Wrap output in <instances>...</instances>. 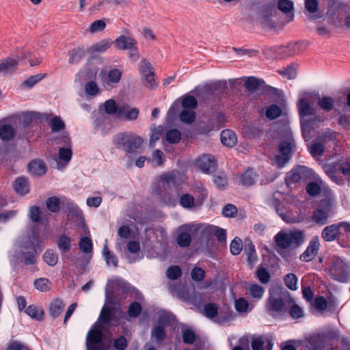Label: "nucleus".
Returning <instances> with one entry per match:
<instances>
[{"label":"nucleus","instance_id":"nucleus-34","mask_svg":"<svg viewBox=\"0 0 350 350\" xmlns=\"http://www.w3.org/2000/svg\"><path fill=\"white\" fill-rule=\"evenodd\" d=\"M112 43L113 42L110 39H103L94 44L90 51L92 53H103L110 47Z\"/></svg>","mask_w":350,"mask_h":350},{"label":"nucleus","instance_id":"nucleus-35","mask_svg":"<svg viewBox=\"0 0 350 350\" xmlns=\"http://www.w3.org/2000/svg\"><path fill=\"white\" fill-rule=\"evenodd\" d=\"M317 105L321 109L325 111H330L334 107V100L330 96L319 97Z\"/></svg>","mask_w":350,"mask_h":350},{"label":"nucleus","instance_id":"nucleus-10","mask_svg":"<svg viewBox=\"0 0 350 350\" xmlns=\"http://www.w3.org/2000/svg\"><path fill=\"white\" fill-rule=\"evenodd\" d=\"M312 171L304 165H297L286 174L285 183L288 187L302 182L306 183L311 178Z\"/></svg>","mask_w":350,"mask_h":350},{"label":"nucleus","instance_id":"nucleus-55","mask_svg":"<svg viewBox=\"0 0 350 350\" xmlns=\"http://www.w3.org/2000/svg\"><path fill=\"white\" fill-rule=\"evenodd\" d=\"M325 152V146L319 142L318 140L317 142L313 143L311 144L310 147V153L313 157H317V156H322Z\"/></svg>","mask_w":350,"mask_h":350},{"label":"nucleus","instance_id":"nucleus-13","mask_svg":"<svg viewBox=\"0 0 350 350\" xmlns=\"http://www.w3.org/2000/svg\"><path fill=\"white\" fill-rule=\"evenodd\" d=\"M195 165L202 172L210 174L217 167V161L214 157L210 154H203L196 159Z\"/></svg>","mask_w":350,"mask_h":350},{"label":"nucleus","instance_id":"nucleus-57","mask_svg":"<svg viewBox=\"0 0 350 350\" xmlns=\"http://www.w3.org/2000/svg\"><path fill=\"white\" fill-rule=\"evenodd\" d=\"M151 334L154 337L157 342H161L164 340L166 332L165 328L161 325H158L152 329Z\"/></svg>","mask_w":350,"mask_h":350},{"label":"nucleus","instance_id":"nucleus-25","mask_svg":"<svg viewBox=\"0 0 350 350\" xmlns=\"http://www.w3.org/2000/svg\"><path fill=\"white\" fill-rule=\"evenodd\" d=\"M340 233V227L338 224H332L326 226L321 233V237L325 241H333Z\"/></svg>","mask_w":350,"mask_h":350},{"label":"nucleus","instance_id":"nucleus-45","mask_svg":"<svg viewBox=\"0 0 350 350\" xmlns=\"http://www.w3.org/2000/svg\"><path fill=\"white\" fill-rule=\"evenodd\" d=\"M142 311V307L140 303L133 301L129 306L127 314L131 318H137Z\"/></svg>","mask_w":350,"mask_h":350},{"label":"nucleus","instance_id":"nucleus-41","mask_svg":"<svg viewBox=\"0 0 350 350\" xmlns=\"http://www.w3.org/2000/svg\"><path fill=\"white\" fill-rule=\"evenodd\" d=\"M49 126L53 133L59 132L65 129V123L59 116L52 118L49 122Z\"/></svg>","mask_w":350,"mask_h":350},{"label":"nucleus","instance_id":"nucleus-1","mask_svg":"<svg viewBox=\"0 0 350 350\" xmlns=\"http://www.w3.org/2000/svg\"><path fill=\"white\" fill-rule=\"evenodd\" d=\"M113 308L104 306L96 322L90 327L85 337L87 350H109V345L104 341L103 325L110 326L113 319Z\"/></svg>","mask_w":350,"mask_h":350},{"label":"nucleus","instance_id":"nucleus-18","mask_svg":"<svg viewBox=\"0 0 350 350\" xmlns=\"http://www.w3.org/2000/svg\"><path fill=\"white\" fill-rule=\"evenodd\" d=\"M297 106L299 111L300 120H307L308 118H306V117L309 116H314L316 113L314 109L304 98L299 99V100L297 101Z\"/></svg>","mask_w":350,"mask_h":350},{"label":"nucleus","instance_id":"nucleus-6","mask_svg":"<svg viewBox=\"0 0 350 350\" xmlns=\"http://www.w3.org/2000/svg\"><path fill=\"white\" fill-rule=\"evenodd\" d=\"M113 143L117 148L122 149L128 153H133L140 148L142 139L133 134L120 133L114 136Z\"/></svg>","mask_w":350,"mask_h":350},{"label":"nucleus","instance_id":"nucleus-14","mask_svg":"<svg viewBox=\"0 0 350 350\" xmlns=\"http://www.w3.org/2000/svg\"><path fill=\"white\" fill-rule=\"evenodd\" d=\"M326 343L325 334H312L305 339V346L309 350H323Z\"/></svg>","mask_w":350,"mask_h":350},{"label":"nucleus","instance_id":"nucleus-37","mask_svg":"<svg viewBox=\"0 0 350 350\" xmlns=\"http://www.w3.org/2000/svg\"><path fill=\"white\" fill-rule=\"evenodd\" d=\"M46 206L51 213H57L60 211V200L56 196H51L46 199Z\"/></svg>","mask_w":350,"mask_h":350},{"label":"nucleus","instance_id":"nucleus-15","mask_svg":"<svg viewBox=\"0 0 350 350\" xmlns=\"http://www.w3.org/2000/svg\"><path fill=\"white\" fill-rule=\"evenodd\" d=\"M267 308L273 316L281 314L286 311V303L281 297L270 295L267 301Z\"/></svg>","mask_w":350,"mask_h":350},{"label":"nucleus","instance_id":"nucleus-64","mask_svg":"<svg viewBox=\"0 0 350 350\" xmlns=\"http://www.w3.org/2000/svg\"><path fill=\"white\" fill-rule=\"evenodd\" d=\"M221 213L226 217H234L237 214V208L232 204H227L223 207Z\"/></svg>","mask_w":350,"mask_h":350},{"label":"nucleus","instance_id":"nucleus-22","mask_svg":"<svg viewBox=\"0 0 350 350\" xmlns=\"http://www.w3.org/2000/svg\"><path fill=\"white\" fill-rule=\"evenodd\" d=\"M319 249V243L318 241H311L306 250L303 252L299 258L301 261L309 262L312 260L317 254Z\"/></svg>","mask_w":350,"mask_h":350},{"label":"nucleus","instance_id":"nucleus-60","mask_svg":"<svg viewBox=\"0 0 350 350\" xmlns=\"http://www.w3.org/2000/svg\"><path fill=\"white\" fill-rule=\"evenodd\" d=\"M306 191L310 196H317L321 193V187L317 182L312 181L307 184Z\"/></svg>","mask_w":350,"mask_h":350},{"label":"nucleus","instance_id":"nucleus-62","mask_svg":"<svg viewBox=\"0 0 350 350\" xmlns=\"http://www.w3.org/2000/svg\"><path fill=\"white\" fill-rule=\"evenodd\" d=\"M256 277L262 284H267L270 280V273L265 267H260L256 271Z\"/></svg>","mask_w":350,"mask_h":350},{"label":"nucleus","instance_id":"nucleus-7","mask_svg":"<svg viewBox=\"0 0 350 350\" xmlns=\"http://www.w3.org/2000/svg\"><path fill=\"white\" fill-rule=\"evenodd\" d=\"M324 169L329 178L337 185L344 184V179L340 173L345 177H350V163L349 161L329 163L325 165Z\"/></svg>","mask_w":350,"mask_h":350},{"label":"nucleus","instance_id":"nucleus-21","mask_svg":"<svg viewBox=\"0 0 350 350\" xmlns=\"http://www.w3.org/2000/svg\"><path fill=\"white\" fill-rule=\"evenodd\" d=\"M28 170L32 175L41 176L46 174L47 168L44 161L34 159L29 163Z\"/></svg>","mask_w":350,"mask_h":350},{"label":"nucleus","instance_id":"nucleus-43","mask_svg":"<svg viewBox=\"0 0 350 350\" xmlns=\"http://www.w3.org/2000/svg\"><path fill=\"white\" fill-rule=\"evenodd\" d=\"M79 247L81 251L84 254L91 253L93 250V244L91 239L86 237L81 238Z\"/></svg>","mask_w":350,"mask_h":350},{"label":"nucleus","instance_id":"nucleus-56","mask_svg":"<svg viewBox=\"0 0 350 350\" xmlns=\"http://www.w3.org/2000/svg\"><path fill=\"white\" fill-rule=\"evenodd\" d=\"M243 249L242 240L236 237L230 243V251L232 255H238Z\"/></svg>","mask_w":350,"mask_h":350},{"label":"nucleus","instance_id":"nucleus-32","mask_svg":"<svg viewBox=\"0 0 350 350\" xmlns=\"http://www.w3.org/2000/svg\"><path fill=\"white\" fill-rule=\"evenodd\" d=\"M317 139L323 145L334 142L336 139V133L330 129H326L318 135Z\"/></svg>","mask_w":350,"mask_h":350},{"label":"nucleus","instance_id":"nucleus-50","mask_svg":"<svg viewBox=\"0 0 350 350\" xmlns=\"http://www.w3.org/2000/svg\"><path fill=\"white\" fill-rule=\"evenodd\" d=\"M182 106L184 109L193 111L198 107V100L193 96H186L182 101Z\"/></svg>","mask_w":350,"mask_h":350},{"label":"nucleus","instance_id":"nucleus-42","mask_svg":"<svg viewBox=\"0 0 350 350\" xmlns=\"http://www.w3.org/2000/svg\"><path fill=\"white\" fill-rule=\"evenodd\" d=\"M182 269L178 265L170 266L166 270V276L170 280H176L182 276Z\"/></svg>","mask_w":350,"mask_h":350},{"label":"nucleus","instance_id":"nucleus-61","mask_svg":"<svg viewBox=\"0 0 350 350\" xmlns=\"http://www.w3.org/2000/svg\"><path fill=\"white\" fill-rule=\"evenodd\" d=\"M183 341L185 344H193L196 336L195 333L189 328H186L182 331Z\"/></svg>","mask_w":350,"mask_h":350},{"label":"nucleus","instance_id":"nucleus-27","mask_svg":"<svg viewBox=\"0 0 350 350\" xmlns=\"http://www.w3.org/2000/svg\"><path fill=\"white\" fill-rule=\"evenodd\" d=\"M220 138L221 143L228 147L234 146L237 140L235 133L230 129L223 130L221 132Z\"/></svg>","mask_w":350,"mask_h":350},{"label":"nucleus","instance_id":"nucleus-54","mask_svg":"<svg viewBox=\"0 0 350 350\" xmlns=\"http://www.w3.org/2000/svg\"><path fill=\"white\" fill-rule=\"evenodd\" d=\"M176 241L180 247H188L191 241V235L189 233L187 232H182L178 235L176 238Z\"/></svg>","mask_w":350,"mask_h":350},{"label":"nucleus","instance_id":"nucleus-12","mask_svg":"<svg viewBox=\"0 0 350 350\" xmlns=\"http://www.w3.org/2000/svg\"><path fill=\"white\" fill-rule=\"evenodd\" d=\"M227 89L226 83H213L206 85L202 88H196V95L199 98H207L210 99L218 93H223Z\"/></svg>","mask_w":350,"mask_h":350},{"label":"nucleus","instance_id":"nucleus-2","mask_svg":"<svg viewBox=\"0 0 350 350\" xmlns=\"http://www.w3.org/2000/svg\"><path fill=\"white\" fill-rule=\"evenodd\" d=\"M179 176L178 172H171L164 173L160 176V183L155 185L152 191V194L157 197L159 202L170 207H175L178 202V198L168 192L171 187H177V179Z\"/></svg>","mask_w":350,"mask_h":350},{"label":"nucleus","instance_id":"nucleus-17","mask_svg":"<svg viewBox=\"0 0 350 350\" xmlns=\"http://www.w3.org/2000/svg\"><path fill=\"white\" fill-rule=\"evenodd\" d=\"M329 212V206L317 208L312 213V220L317 224H319L321 226L325 225L327 223Z\"/></svg>","mask_w":350,"mask_h":350},{"label":"nucleus","instance_id":"nucleus-28","mask_svg":"<svg viewBox=\"0 0 350 350\" xmlns=\"http://www.w3.org/2000/svg\"><path fill=\"white\" fill-rule=\"evenodd\" d=\"M256 178V173L252 169L248 168L240 175L239 181L243 186L248 187L255 183Z\"/></svg>","mask_w":350,"mask_h":350},{"label":"nucleus","instance_id":"nucleus-48","mask_svg":"<svg viewBox=\"0 0 350 350\" xmlns=\"http://www.w3.org/2000/svg\"><path fill=\"white\" fill-rule=\"evenodd\" d=\"M45 75L38 74L36 75H32L25 79L23 83L22 86L27 88L29 89L32 88L36 83L40 81L44 77Z\"/></svg>","mask_w":350,"mask_h":350},{"label":"nucleus","instance_id":"nucleus-51","mask_svg":"<svg viewBox=\"0 0 350 350\" xmlns=\"http://www.w3.org/2000/svg\"><path fill=\"white\" fill-rule=\"evenodd\" d=\"M180 139L181 134L178 129H172L167 131L166 140L170 144H178Z\"/></svg>","mask_w":350,"mask_h":350},{"label":"nucleus","instance_id":"nucleus-19","mask_svg":"<svg viewBox=\"0 0 350 350\" xmlns=\"http://www.w3.org/2000/svg\"><path fill=\"white\" fill-rule=\"evenodd\" d=\"M314 118H308L307 120H301L300 126L301 129V135L306 142L310 141L312 137L314 132Z\"/></svg>","mask_w":350,"mask_h":350},{"label":"nucleus","instance_id":"nucleus-53","mask_svg":"<svg viewBox=\"0 0 350 350\" xmlns=\"http://www.w3.org/2000/svg\"><path fill=\"white\" fill-rule=\"evenodd\" d=\"M297 278L294 273H288L284 278L285 285L291 291H295L297 288Z\"/></svg>","mask_w":350,"mask_h":350},{"label":"nucleus","instance_id":"nucleus-33","mask_svg":"<svg viewBox=\"0 0 350 350\" xmlns=\"http://www.w3.org/2000/svg\"><path fill=\"white\" fill-rule=\"evenodd\" d=\"M264 84L265 81L262 79L254 77H248L245 81V87L249 91L259 90Z\"/></svg>","mask_w":350,"mask_h":350},{"label":"nucleus","instance_id":"nucleus-16","mask_svg":"<svg viewBox=\"0 0 350 350\" xmlns=\"http://www.w3.org/2000/svg\"><path fill=\"white\" fill-rule=\"evenodd\" d=\"M16 129L10 124H0V139L3 142H10L16 136Z\"/></svg>","mask_w":350,"mask_h":350},{"label":"nucleus","instance_id":"nucleus-49","mask_svg":"<svg viewBox=\"0 0 350 350\" xmlns=\"http://www.w3.org/2000/svg\"><path fill=\"white\" fill-rule=\"evenodd\" d=\"M44 261L49 266H55L58 261V256L53 250H47L43 255Z\"/></svg>","mask_w":350,"mask_h":350},{"label":"nucleus","instance_id":"nucleus-38","mask_svg":"<svg viewBox=\"0 0 350 350\" xmlns=\"http://www.w3.org/2000/svg\"><path fill=\"white\" fill-rule=\"evenodd\" d=\"M278 8L286 14H291L293 17L294 4L291 0H278Z\"/></svg>","mask_w":350,"mask_h":350},{"label":"nucleus","instance_id":"nucleus-52","mask_svg":"<svg viewBox=\"0 0 350 350\" xmlns=\"http://www.w3.org/2000/svg\"><path fill=\"white\" fill-rule=\"evenodd\" d=\"M278 72L282 77L287 78L288 79H293L297 76L296 68L293 67V64L287 66L282 70H278Z\"/></svg>","mask_w":350,"mask_h":350},{"label":"nucleus","instance_id":"nucleus-29","mask_svg":"<svg viewBox=\"0 0 350 350\" xmlns=\"http://www.w3.org/2000/svg\"><path fill=\"white\" fill-rule=\"evenodd\" d=\"M18 65V61L11 57L0 60V73H10L14 71Z\"/></svg>","mask_w":350,"mask_h":350},{"label":"nucleus","instance_id":"nucleus-36","mask_svg":"<svg viewBox=\"0 0 350 350\" xmlns=\"http://www.w3.org/2000/svg\"><path fill=\"white\" fill-rule=\"evenodd\" d=\"M57 244L61 252L66 253L71 248V239L67 235L62 234L58 237Z\"/></svg>","mask_w":350,"mask_h":350},{"label":"nucleus","instance_id":"nucleus-30","mask_svg":"<svg viewBox=\"0 0 350 350\" xmlns=\"http://www.w3.org/2000/svg\"><path fill=\"white\" fill-rule=\"evenodd\" d=\"M65 304L59 299L52 300L49 307V314L53 318H57L62 312Z\"/></svg>","mask_w":350,"mask_h":350},{"label":"nucleus","instance_id":"nucleus-59","mask_svg":"<svg viewBox=\"0 0 350 350\" xmlns=\"http://www.w3.org/2000/svg\"><path fill=\"white\" fill-rule=\"evenodd\" d=\"M251 296L255 299H260L265 293V288L259 284H254L250 286Z\"/></svg>","mask_w":350,"mask_h":350},{"label":"nucleus","instance_id":"nucleus-20","mask_svg":"<svg viewBox=\"0 0 350 350\" xmlns=\"http://www.w3.org/2000/svg\"><path fill=\"white\" fill-rule=\"evenodd\" d=\"M105 111L109 115H116L118 117L122 116L126 106H118L113 99L107 100L103 104Z\"/></svg>","mask_w":350,"mask_h":350},{"label":"nucleus","instance_id":"nucleus-63","mask_svg":"<svg viewBox=\"0 0 350 350\" xmlns=\"http://www.w3.org/2000/svg\"><path fill=\"white\" fill-rule=\"evenodd\" d=\"M129 342L125 336L121 335L113 340V346L116 350H125Z\"/></svg>","mask_w":350,"mask_h":350},{"label":"nucleus","instance_id":"nucleus-11","mask_svg":"<svg viewBox=\"0 0 350 350\" xmlns=\"http://www.w3.org/2000/svg\"><path fill=\"white\" fill-rule=\"evenodd\" d=\"M118 50H129V57L134 59L139 58L137 42L133 38L121 35L113 42Z\"/></svg>","mask_w":350,"mask_h":350},{"label":"nucleus","instance_id":"nucleus-5","mask_svg":"<svg viewBox=\"0 0 350 350\" xmlns=\"http://www.w3.org/2000/svg\"><path fill=\"white\" fill-rule=\"evenodd\" d=\"M196 191L198 193L196 198L190 193H182L179 196L177 203L187 210L200 208L207 198L208 191L202 185L198 186Z\"/></svg>","mask_w":350,"mask_h":350},{"label":"nucleus","instance_id":"nucleus-44","mask_svg":"<svg viewBox=\"0 0 350 350\" xmlns=\"http://www.w3.org/2000/svg\"><path fill=\"white\" fill-rule=\"evenodd\" d=\"M282 114V109L276 104L271 105L266 110V116L270 120H275Z\"/></svg>","mask_w":350,"mask_h":350},{"label":"nucleus","instance_id":"nucleus-24","mask_svg":"<svg viewBox=\"0 0 350 350\" xmlns=\"http://www.w3.org/2000/svg\"><path fill=\"white\" fill-rule=\"evenodd\" d=\"M86 51L83 46H79L68 52L69 55L68 63L70 64H77L85 57Z\"/></svg>","mask_w":350,"mask_h":350},{"label":"nucleus","instance_id":"nucleus-40","mask_svg":"<svg viewBox=\"0 0 350 350\" xmlns=\"http://www.w3.org/2000/svg\"><path fill=\"white\" fill-rule=\"evenodd\" d=\"M33 284L37 290L41 292H47L51 289V282L47 278H40L35 280Z\"/></svg>","mask_w":350,"mask_h":350},{"label":"nucleus","instance_id":"nucleus-8","mask_svg":"<svg viewBox=\"0 0 350 350\" xmlns=\"http://www.w3.org/2000/svg\"><path fill=\"white\" fill-rule=\"evenodd\" d=\"M350 267L339 256H334L330 262L329 272L332 279L340 282H347L350 276Z\"/></svg>","mask_w":350,"mask_h":350},{"label":"nucleus","instance_id":"nucleus-23","mask_svg":"<svg viewBox=\"0 0 350 350\" xmlns=\"http://www.w3.org/2000/svg\"><path fill=\"white\" fill-rule=\"evenodd\" d=\"M13 187L16 193L25 196L29 192L28 179L24 176H20L15 179Z\"/></svg>","mask_w":350,"mask_h":350},{"label":"nucleus","instance_id":"nucleus-46","mask_svg":"<svg viewBox=\"0 0 350 350\" xmlns=\"http://www.w3.org/2000/svg\"><path fill=\"white\" fill-rule=\"evenodd\" d=\"M179 118L184 123L191 124L196 120V113L193 110L184 109L180 113Z\"/></svg>","mask_w":350,"mask_h":350},{"label":"nucleus","instance_id":"nucleus-4","mask_svg":"<svg viewBox=\"0 0 350 350\" xmlns=\"http://www.w3.org/2000/svg\"><path fill=\"white\" fill-rule=\"evenodd\" d=\"M41 240L38 234L33 232L28 236L27 241L21 245L20 257L27 266L37 263L38 258L41 252Z\"/></svg>","mask_w":350,"mask_h":350},{"label":"nucleus","instance_id":"nucleus-26","mask_svg":"<svg viewBox=\"0 0 350 350\" xmlns=\"http://www.w3.org/2000/svg\"><path fill=\"white\" fill-rule=\"evenodd\" d=\"M204 232L207 234H213L219 242L226 241V230L219 226L209 225L205 228Z\"/></svg>","mask_w":350,"mask_h":350},{"label":"nucleus","instance_id":"nucleus-31","mask_svg":"<svg viewBox=\"0 0 350 350\" xmlns=\"http://www.w3.org/2000/svg\"><path fill=\"white\" fill-rule=\"evenodd\" d=\"M25 312L31 319L38 321L44 319V312L42 309L39 310L34 304L29 305L25 310Z\"/></svg>","mask_w":350,"mask_h":350},{"label":"nucleus","instance_id":"nucleus-9","mask_svg":"<svg viewBox=\"0 0 350 350\" xmlns=\"http://www.w3.org/2000/svg\"><path fill=\"white\" fill-rule=\"evenodd\" d=\"M295 146L293 138L289 137L286 140L282 141L278 146L279 154L275 155L272 159L273 165L281 169L291 160L292 150Z\"/></svg>","mask_w":350,"mask_h":350},{"label":"nucleus","instance_id":"nucleus-3","mask_svg":"<svg viewBox=\"0 0 350 350\" xmlns=\"http://www.w3.org/2000/svg\"><path fill=\"white\" fill-rule=\"evenodd\" d=\"M274 241L276 245L278 253L282 257L286 258V249H297L301 246L304 241V234L299 230L285 232H279L274 237Z\"/></svg>","mask_w":350,"mask_h":350},{"label":"nucleus","instance_id":"nucleus-58","mask_svg":"<svg viewBox=\"0 0 350 350\" xmlns=\"http://www.w3.org/2000/svg\"><path fill=\"white\" fill-rule=\"evenodd\" d=\"M41 210L38 206H31L29 209L28 215L30 219L35 223L41 221Z\"/></svg>","mask_w":350,"mask_h":350},{"label":"nucleus","instance_id":"nucleus-39","mask_svg":"<svg viewBox=\"0 0 350 350\" xmlns=\"http://www.w3.org/2000/svg\"><path fill=\"white\" fill-rule=\"evenodd\" d=\"M64 206L68 215L72 217H79L83 214L79 207L72 201H68Z\"/></svg>","mask_w":350,"mask_h":350},{"label":"nucleus","instance_id":"nucleus-47","mask_svg":"<svg viewBox=\"0 0 350 350\" xmlns=\"http://www.w3.org/2000/svg\"><path fill=\"white\" fill-rule=\"evenodd\" d=\"M204 314L209 319L216 317L218 314L217 306L214 303L206 304L204 306Z\"/></svg>","mask_w":350,"mask_h":350}]
</instances>
